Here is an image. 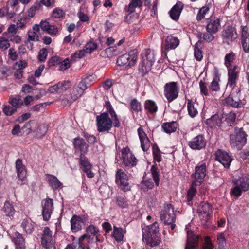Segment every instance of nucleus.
Returning <instances> with one entry per match:
<instances>
[{
	"mask_svg": "<svg viewBox=\"0 0 249 249\" xmlns=\"http://www.w3.org/2000/svg\"><path fill=\"white\" fill-rule=\"evenodd\" d=\"M248 132L247 125L244 124L242 127L235 126L234 128V132L229 136L231 147L237 150H241L247 143Z\"/></svg>",
	"mask_w": 249,
	"mask_h": 249,
	"instance_id": "nucleus-1",
	"label": "nucleus"
},
{
	"mask_svg": "<svg viewBox=\"0 0 249 249\" xmlns=\"http://www.w3.org/2000/svg\"><path fill=\"white\" fill-rule=\"evenodd\" d=\"M86 233L81 236L79 239L82 245L86 247V249H91V246L93 244L97 246V242L102 240L100 238V231L97 227L90 224L86 228Z\"/></svg>",
	"mask_w": 249,
	"mask_h": 249,
	"instance_id": "nucleus-2",
	"label": "nucleus"
},
{
	"mask_svg": "<svg viewBox=\"0 0 249 249\" xmlns=\"http://www.w3.org/2000/svg\"><path fill=\"white\" fill-rule=\"evenodd\" d=\"M143 239L146 240L147 245L154 247L159 245L161 242L159 233V224L155 222L152 224L146 226L142 228Z\"/></svg>",
	"mask_w": 249,
	"mask_h": 249,
	"instance_id": "nucleus-3",
	"label": "nucleus"
},
{
	"mask_svg": "<svg viewBox=\"0 0 249 249\" xmlns=\"http://www.w3.org/2000/svg\"><path fill=\"white\" fill-rule=\"evenodd\" d=\"M142 61L139 65V71L143 76L151 70L155 59L154 53L149 49H145L141 54Z\"/></svg>",
	"mask_w": 249,
	"mask_h": 249,
	"instance_id": "nucleus-4",
	"label": "nucleus"
},
{
	"mask_svg": "<svg viewBox=\"0 0 249 249\" xmlns=\"http://www.w3.org/2000/svg\"><path fill=\"white\" fill-rule=\"evenodd\" d=\"M227 106L235 108H241L246 104V100L242 98L241 91L232 88L230 95L225 99Z\"/></svg>",
	"mask_w": 249,
	"mask_h": 249,
	"instance_id": "nucleus-5",
	"label": "nucleus"
},
{
	"mask_svg": "<svg viewBox=\"0 0 249 249\" xmlns=\"http://www.w3.org/2000/svg\"><path fill=\"white\" fill-rule=\"evenodd\" d=\"M97 130L99 132H108L114 123L107 113H102L96 117Z\"/></svg>",
	"mask_w": 249,
	"mask_h": 249,
	"instance_id": "nucleus-6",
	"label": "nucleus"
},
{
	"mask_svg": "<svg viewBox=\"0 0 249 249\" xmlns=\"http://www.w3.org/2000/svg\"><path fill=\"white\" fill-rule=\"evenodd\" d=\"M128 180L127 175L121 169H117L115 173V183L117 186L124 192L131 190Z\"/></svg>",
	"mask_w": 249,
	"mask_h": 249,
	"instance_id": "nucleus-7",
	"label": "nucleus"
},
{
	"mask_svg": "<svg viewBox=\"0 0 249 249\" xmlns=\"http://www.w3.org/2000/svg\"><path fill=\"white\" fill-rule=\"evenodd\" d=\"M207 167L205 163L198 164L195 167V172L191 175L194 185H201L206 176Z\"/></svg>",
	"mask_w": 249,
	"mask_h": 249,
	"instance_id": "nucleus-8",
	"label": "nucleus"
},
{
	"mask_svg": "<svg viewBox=\"0 0 249 249\" xmlns=\"http://www.w3.org/2000/svg\"><path fill=\"white\" fill-rule=\"evenodd\" d=\"M41 245L45 249H55V241L53 239V232L48 227H45L42 231Z\"/></svg>",
	"mask_w": 249,
	"mask_h": 249,
	"instance_id": "nucleus-9",
	"label": "nucleus"
},
{
	"mask_svg": "<svg viewBox=\"0 0 249 249\" xmlns=\"http://www.w3.org/2000/svg\"><path fill=\"white\" fill-rule=\"evenodd\" d=\"M179 88L177 83L171 82L166 83L164 87V94L168 102H171L178 96Z\"/></svg>",
	"mask_w": 249,
	"mask_h": 249,
	"instance_id": "nucleus-10",
	"label": "nucleus"
},
{
	"mask_svg": "<svg viewBox=\"0 0 249 249\" xmlns=\"http://www.w3.org/2000/svg\"><path fill=\"white\" fill-rule=\"evenodd\" d=\"M137 57V51L134 49L130 51L128 53H125L118 57L117 63L119 66L126 65L128 66H132L135 65Z\"/></svg>",
	"mask_w": 249,
	"mask_h": 249,
	"instance_id": "nucleus-11",
	"label": "nucleus"
},
{
	"mask_svg": "<svg viewBox=\"0 0 249 249\" xmlns=\"http://www.w3.org/2000/svg\"><path fill=\"white\" fill-rule=\"evenodd\" d=\"M197 211L202 222L205 224H207L212 213V205L208 201H202L200 203Z\"/></svg>",
	"mask_w": 249,
	"mask_h": 249,
	"instance_id": "nucleus-12",
	"label": "nucleus"
},
{
	"mask_svg": "<svg viewBox=\"0 0 249 249\" xmlns=\"http://www.w3.org/2000/svg\"><path fill=\"white\" fill-rule=\"evenodd\" d=\"M161 220L165 225H169V223L175 222L176 215L174 213V207L171 204L166 205L160 213Z\"/></svg>",
	"mask_w": 249,
	"mask_h": 249,
	"instance_id": "nucleus-13",
	"label": "nucleus"
},
{
	"mask_svg": "<svg viewBox=\"0 0 249 249\" xmlns=\"http://www.w3.org/2000/svg\"><path fill=\"white\" fill-rule=\"evenodd\" d=\"M17 175L18 179V181L17 182V184L20 186H27V170L20 159H17Z\"/></svg>",
	"mask_w": 249,
	"mask_h": 249,
	"instance_id": "nucleus-14",
	"label": "nucleus"
},
{
	"mask_svg": "<svg viewBox=\"0 0 249 249\" xmlns=\"http://www.w3.org/2000/svg\"><path fill=\"white\" fill-rule=\"evenodd\" d=\"M122 160L123 167L125 170L136 166L138 160L131 153H127L125 149L122 151Z\"/></svg>",
	"mask_w": 249,
	"mask_h": 249,
	"instance_id": "nucleus-15",
	"label": "nucleus"
},
{
	"mask_svg": "<svg viewBox=\"0 0 249 249\" xmlns=\"http://www.w3.org/2000/svg\"><path fill=\"white\" fill-rule=\"evenodd\" d=\"M41 206L43 220L47 221L50 219L54 209L53 200L50 198L43 199L41 202Z\"/></svg>",
	"mask_w": 249,
	"mask_h": 249,
	"instance_id": "nucleus-16",
	"label": "nucleus"
},
{
	"mask_svg": "<svg viewBox=\"0 0 249 249\" xmlns=\"http://www.w3.org/2000/svg\"><path fill=\"white\" fill-rule=\"evenodd\" d=\"M189 147L194 150H200L206 145V140L203 134H199L188 142Z\"/></svg>",
	"mask_w": 249,
	"mask_h": 249,
	"instance_id": "nucleus-17",
	"label": "nucleus"
},
{
	"mask_svg": "<svg viewBox=\"0 0 249 249\" xmlns=\"http://www.w3.org/2000/svg\"><path fill=\"white\" fill-rule=\"evenodd\" d=\"M224 117L223 114L216 113L212 115L210 118L206 119L205 123L207 126L211 128H215L217 127L221 128L224 127Z\"/></svg>",
	"mask_w": 249,
	"mask_h": 249,
	"instance_id": "nucleus-18",
	"label": "nucleus"
},
{
	"mask_svg": "<svg viewBox=\"0 0 249 249\" xmlns=\"http://www.w3.org/2000/svg\"><path fill=\"white\" fill-rule=\"evenodd\" d=\"M215 160L220 162L226 168H229L232 161L231 156L224 150L218 149L215 152Z\"/></svg>",
	"mask_w": 249,
	"mask_h": 249,
	"instance_id": "nucleus-19",
	"label": "nucleus"
},
{
	"mask_svg": "<svg viewBox=\"0 0 249 249\" xmlns=\"http://www.w3.org/2000/svg\"><path fill=\"white\" fill-rule=\"evenodd\" d=\"M221 36L228 44L232 42L238 36L235 27L231 25L226 26L221 32Z\"/></svg>",
	"mask_w": 249,
	"mask_h": 249,
	"instance_id": "nucleus-20",
	"label": "nucleus"
},
{
	"mask_svg": "<svg viewBox=\"0 0 249 249\" xmlns=\"http://www.w3.org/2000/svg\"><path fill=\"white\" fill-rule=\"evenodd\" d=\"M238 68V66L235 65L232 68L228 69V83L227 87L232 88L236 84L239 73Z\"/></svg>",
	"mask_w": 249,
	"mask_h": 249,
	"instance_id": "nucleus-21",
	"label": "nucleus"
},
{
	"mask_svg": "<svg viewBox=\"0 0 249 249\" xmlns=\"http://www.w3.org/2000/svg\"><path fill=\"white\" fill-rule=\"evenodd\" d=\"M71 86V83L70 81H62L49 87L48 90L51 93H60L67 90Z\"/></svg>",
	"mask_w": 249,
	"mask_h": 249,
	"instance_id": "nucleus-22",
	"label": "nucleus"
},
{
	"mask_svg": "<svg viewBox=\"0 0 249 249\" xmlns=\"http://www.w3.org/2000/svg\"><path fill=\"white\" fill-rule=\"evenodd\" d=\"M75 152H80V154L85 155L88 151L89 145L82 138L77 137L72 141Z\"/></svg>",
	"mask_w": 249,
	"mask_h": 249,
	"instance_id": "nucleus-23",
	"label": "nucleus"
},
{
	"mask_svg": "<svg viewBox=\"0 0 249 249\" xmlns=\"http://www.w3.org/2000/svg\"><path fill=\"white\" fill-rule=\"evenodd\" d=\"M220 28L221 24L219 18H213L212 16L208 18L207 24L206 27L208 33L216 34Z\"/></svg>",
	"mask_w": 249,
	"mask_h": 249,
	"instance_id": "nucleus-24",
	"label": "nucleus"
},
{
	"mask_svg": "<svg viewBox=\"0 0 249 249\" xmlns=\"http://www.w3.org/2000/svg\"><path fill=\"white\" fill-rule=\"evenodd\" d=\"M104 107L106 109V112H104V113H107L108 115L110 114L111 117V120L114 123L113 126L115 127H119L120 126V121L110 101L108 100L106 101L105 104L104 105Z\"/></svg>",
	"mask_w": 249,
	"mask_h": 249,
	"instance_id": "nucleus-25",
	"label": "nucleus"
},
{
	"mask_svg": "<svg viewBox=\"0 0 249 249\" xmlns=\"http://www.w3.org/2000/svg\"><path fill=\"white\" fill-rule=\"evenodd\" d=\"M137 131L141 148L144 152H146L150 147V141L142 126L138 128Z\"/></svg>",
	"mask_w": 249,
	"mask_h": 249,
	"instance_id": "nucleus-26",
	"label": "nucleus"
},
{
	"mask_svg": "<svg viewBox=\"0 0 249 249\" xmlns=\"http://www.w3.org/2000/svg\"><path fill=\"white\" fill-rule=\"evenodd\" d=\"M184 8V4L181 1H177L169 12V14L172 19L178 21L182 10Z\"/></svg>",
	"mask_w": 249,
	"mask_h": 249,
	"instance_id": "nucleus-27",
	"label": "nucleus"
},
{
	"mask_svg": "<svg viewBox=\"0 0 249 249\" xmlns=\"http://www.w3.org/2000/svg\"><path fill=\"white\" fill-rule=\"evenodd\" d=\"M45 179L48 182L49 185L54 190H57L62 186V183L58 179L57 177L53 175L46 174Z\"/></svg>",
	"mask_w": 249,
	"mask_h": 249,
	"instance_id": "nucleus-28",
	"label": "nucleus"
},
{
	"mask_svg": "<svg viewBox=\"0 0 249 249\" xmlns=\"http://www.w3.org/2000/svg\"><path fill=\"white\" fill-rule=\"evenodd\" d=\"M71 229L73 232H77L82 228L83 220L79 216L74 215L70 220Z\"/></svg>",
	"mask_w": 249,
	"mask_h": 249,
	"instance_id": "nucleus-29",
	"label": "nucleus"
},
{
	"mask_svg": "<svg viewBox=\"0 0 249 249\" xmlns=\"http://www.w3.org/2000/svg\"><path fill=\"white\" fill-rule=\"evenodd\" d=\"M232 182L236 185L240 186L244 192L249 190V177L241 176L238 178H234Z\"/></svg>",
	"mask_w": 249,
	"mask_h": 249,
	"instance_id": "nucleus-30",
	"label": "nucleus"
},
{
	"mask_svg": "<svg viewBox=\"0 0 249 249\" xmlns=\"http://www.w3.org/2000/svg\"><path fill=\"white\" fill-rule=\"evenodd\" d=\"M179 40L172 35L168 36L165 40V49L167 51L175 49L179 44Z\"/></svg>",
	"mask_w": 249,
	"mask_h": 249,
	"instance_id": "nucleus-31",
	"label": "nucleus"
},
{
	"mask_svg": "<svg viewBox=\"0 0 249 249\" xmlns=\"http://www.w3.org/2000/svg\"><path fill=\"white\" fill-rule=\"evenodd\" d=\"M86 89V87L83 86L80 83L76 87H74L72 93L71 94V99L70 103L75 101L78 98L81 96L84 91Z\"/></svg>",
	"mask_w": 249,
	"mask_h": 249,
	"instance_id": "nucleus-32",
	"label": "nucleus"
},
{
	"mask_svg": "<svg viewBox=\"0 0 249 249\" xmlns=\"http://www.w3.org/2000/svg\"><path fill=\"white\" fill-rule=\"evenodd\" d=\"M34 123L33 121H30L26 123L22 128L19 124H17V135L27 136L32 132L30 124Z\"/></svg>",
	"mask_w": 249,
	"mask_h": 249,
	"instance_id": "nucleus-33",
	"label": "nucleus"
},
{
	"mask_svg": "<svg viewBox=\"0 0 249 249\" xmlns=\"http://www.w3.org/2000/svg\"><path fill=\"white\" fill-rule=\"evenodd\" d=\"M9 105H5L3 108V112L6 116L12 115L16 110V98L10 97Z\"/></svg>",
	"mask_w": 249,
	"mask_h": 249,
	"instance_id": "nucleus-34",
	"label": "nucleus"
},
{
	"mask_svg": "<svg viewBox=\"0 0 249 249\" xmlns=\"http://www.w3.org/2000/svg\"><path fill=\"white\" fill-rule=\"evenodd\" d=\"M144 109L148 113L154 114H155L158 111V106L156 103L152 100L148 99L146 100L144 103Z\"/></svg>",
	"mask_w": 249,
	"mask_h": 249,
	"instance_id": "nucleus-35",
	"label": "nucleus"
},
{
	"mask_svg": "<svg viewBox=\"0 0 249 249\" xmlns=\"http://www.w3.org/2000/svg\"><path fill=\"white\" fill-rule=\"evenodd\" d=\"M142 189L144 192H146L148 190L152 189L154 188V184L151 178L146 177V175L142 177V180L141 182Z\"/></svg>",
	"mask_w": 249,
	"mask_h": 249,
	"instance_id": "nucleus-36",
	"label": "nucleus"
},
{
	"mask_svg": "<svg viewBox=\"0 0 249 249\" xmlns=\"http://www.w3.org/2000/svg\"><path fill=\"white\" fill-rule=\"evenodd\" d=\"M5 8L6 11L7 17L9 19L13 18L16 13V0H12L7 3Z\"/></svg>",
	"mask_w": 249,
	"mask_h": 249,
	"instance_id": "nucleus-37",
	"label": "nucleus"
},
{
	"mask_svg": "<svg viewBox=\"0 0 249 249\" xmlns=\"http://www.w3.org/2000/svg\"><path fill=\"white\" fill-rule=\"evenodd\" d=\"M202 41L199 40L194 46V56L197 61H201L203 58Z\"/></svg>",
	"mask_w": 249,
	"mask_h": 249,
	"instance_id": "nucleus-38",
	"label": "nucleus"
},
{
	"mask_svg": "<svg viewBox=\"0 0 249 249\" xmlns=\"http://www.w3.org/2000/svg\"><path fill=\"white\" fill-rule=\"evenodd\" d=\"M124 233V231L122 228H118L114 226L111 236L114 238L117 242L120 243L123 240Z\"/></svg>",
	"mask_w": 249,
	"mask_h": 249,
	"instance_id": "nucleus-39",
	"label": "nucleus"
},
{
	"mask_svg": "<svg viewBox=\"0 0 249 249\" xmlns=\"http://www.w3.org/2000/svg\"><path fill=\"white\" fill-rule=\"evenodd\" d=\"M177 125L178 124L176 122L172 121L171 122L164 123L162 124L161 127L165 133L170 134L176 131Z\"/></svg>",
	"mask_w": 249,
	"mask_h": 249,
	"instance_id": "nucleus-40",
	"label": "nucleus"
},
{
	"mask_svg": "<svg viewBox=\"0 0 249 249\" xmlns=\"http://www.w3.org/2000/svg\"><path fill=\"white\" fill-rule=\"evenodd\" d=\"M78 162L80 168L82 170L92 167V165L88 158L84 155L80 154L78 158Z\"/></svg>",
	"mask_w": 249,
	"mask_h": 249,
	"instance_id": "nucleus-41",
	"label": "nucleus"
},
{
	"mask_svg": "<svg viewBox=\"0 0 249 249\" xmlns=\"http://www.w3.org/2000/svg\"><path fill=\"white\" fill-rule=\"evenodd\" d=\"M150 172L156 186H159L160 184V174L159 170L156 163H154V164L151 166Z\"/></svg>",
	"mask_w": 249,
	"mask_h": 249,
	"instance_id": "nucleus-42",
	"label": "nucleus"
},
{
	"mask_svg": "<svg viewBox=\"0 0 249 249\" xmlns=\"http://www.w3.org/2000/svg\"><path fill=\"white\" fill-rule=\"evenodd\" d=\"M236 59L235 53L231 51L229 53H227L224 57V65L228 69L232 68V64Z\"/></svg>",
	"mask_w": 249,
	"mask_h": 249,
	"instance_id": "nucleus-43",
	"label": "nucleus"
},
{
	"mask_svg": "<svg viewBox=\"0 0 249 249\" xmlns=\"http://www.w3.org/2000/svg\"><path fill=\"white\" fill-rule=\"evenodd\" d=\"M116 205L120 208L126 209L128 207V200L125 196H120L114 197Z\"/></svg>",
	"mask_w": 249,
	"mask_h": 249,
	"instance_id": "nucleus-44",
	"label": "nucleus"
},
{
	"mask_svg": "<svg viewBox=\"0 0 249 249\" xmlns=\"http://www.w3.org/2000/svg\"><path fill=\"white\" fill-rule=\"evenodd\" d=\"M212 5L211 3L206 4L199 9L196 16V19L200 21L205 18V15L208 13L210 9L211 8Z\"/></svg>",
	"mask_w": 249,
	"mask_h": 249,
	"instance_id": "nucleus-45",
	"label": "nucleus"
},
{
	"mask_svg": "<svg viewBox=\"0 0 249 249\" xmlns=\"http://www.w3.org/2000/svg\"><path fill=\"white\" fill-rule=\"evenodd\" d=\"M15 66H13L12 65H8L7 66H4L0 69V72L6 75V76H10L12 75L16 76V71H15Z\"/></svg>",
	"mask_w": 249,
	"mask_h": 249,
	"instance_id": "nucleus-46",
	"label": "nucleus"
},
{
	"mask_svg": "<svg viewBox=\"0 0 249 249\" xmlns=\"http://www.w3.org/2000/svg\"><path fill=\"white\" fill-rule=\"evenodd\" d=\"M236 117V114L232 112L226 114L224 118V127L226 126H232L235 122Z\"/></svg>",
	"mask_w": 249,
	"mask_h": 249,
	"instance_id": "nucleus-47",
	"label": "nucleus"
},
{
	"mask_svg": "<svg viewBox=\"0 0 249 249\" xmlns=\"http://www.w3.org/2000/svg\"><path fill=\"white\" fill-rule=\"evenodd\" d=\"M21 226L27 234H31L34 230V225L30 223L27 219H23Z\"/></svg>",
	"mask_w": 249,
	"mask_h": 249,
	"instance_id": "nucleus-48",
	"label": "nucleus"
},
{
	"mask_svg": "<svg viewBox=\"0 0 249 249\" xmlns=\"http://www.w3.org/2000/svg\"><path fill=\"white\" fill-rule=\"evenodd\" d=\"M241 43L242 46L244 45V44L247 43V40L249 38V29L247 26H241ZM247 44H246V46Z\"/></svg>",
	"mask_w": 249,
	"mask_h": 249,
	"instance_id": "nucleus-49",
	"label": "nucleus"
},
{
	"mask_svg": "<svg viewBox=\"0 0 249 249\" xmlns=\"http://www.w3.org/2000/svg\"><path fill=\"white\" fill-rule=\"evenodd\" d=\"M17 65H18V69H17V79H20L23 76V71L21 70L25 68L28 66V63L25 60H20L17 62Z\"/></svg>",
	"mask_w": 249,
	"mask_h": 249,
	"instance_id": "nucleus-50",
	"label": "nucleus"
},
{
	"mask_svg": "<svg viewBox=\"0 0 249 249\" xmlns=\"http://www.w3.org/2000/svg\"><path fill=\"white\" fill-rule=\"evenodd\" d=\"M130 110L132 113L142 111V105L136 99H133L130 103Z\"/></svg>",
	"mask_w": 249,
	"mask_h": 249,
	"instance_id": "nucleus-51",
	"label": "nucleus"
},
{
	"mask_svg": "<svg viewBox=\"0 0 249 249\" xmlns=\"http://www.w3.org/2000/svg\"><path fill=\"white\" fill-rule=\"evenodd\" d=\"M197 185H194L193 183H192L191 187L188 190L187 193V199L188 205H191V203L196 194V187Z\"/></svg>",
	"mask_w": 249,
	"mask_h": 249,
	"instance_id": "nucleus-52",
	"label": "nucleus"
},
{
	"mask_svg": "<svg viewBox=\"0 0 249 249\" xmlns=\"http://www.w3.org/2000/svg\"><path fill=\"white\" fill-rule=\"evenodd\" d=\"M152 153L154 160L160 162L162 160L160 149L158 145L155 143L152 146Z\"/></svg>",
	"mask_w": 249,
	"mask_h": 249,
	"instance_id": "nucleus-53",
	"label": "nucleus"
},
{
	"mask_svg": "<svg viewBox=\"0 0 249 249\" xmlns=\"http://www.w3.org/2000/svg\"><path fill=\"white\" fill-rule=\"evenodd\" d=\"M187 109L188 114L193 118L198 114L197 109L195 107L193 102L191 100H188L187 102Z\"/></svg>",
	"mask_w": 249,
	"mask_h": 249,
	"instance_id": "nucleus-54",
	"label": "nucleus"
},
{
	"mask_svg": "<svg viewBox=\"0 0 249 249\" xmlns=\"http://www.w3.org/2000/svg\"><path fill=\"white\" fill-rule=\"evenodd\" d=\"M7 63L8 65L16 66V51L14 48H10L8 51Z\"/></svg>",
	"mask_w": 249,
	"mask_h": 249,
	"instance_id": "nucleus-55",
	"label": "nucleus"
},
{
	"mask_svg": "<svg viewBox=\"0 0 249 249\" xmlns=\"http://www.w3.org/2000/svg\"><path fill=\"white\" fill-rule=\"evenodd\" d=\"M48 130V126L45 124L38 125L36 130V137L37 138H42L45 136Z\"/></svg>",
	"mask_w": 249,
	"mask_h": 249,
	"instance_id": "nucleus-56",
	"label": "nucleus"
},
{
	"mask_svg": "<svg viewBox=\"0 0 249 249\" xmlns=\"http://www.w3.org/2000/svg\"><path fill=\"white\" fill-rule=\"evenodd\" d=\"M42 10V6L41 3L36 2L28 10V16L33 18L36 11L39 12Z\"/></svg>",
	"mask_w": 249,
	"mask_h": 249,
	"instance_id": "nucleus-57",
	"label": "nucleus"
},
{
	"mask_svg": "<svg viewBox=\"0 0 249 249\" xmlns=\"http://www.w3.org/2000/svg\"><path fill=\"white\" fill-rule=\"evenodd\" d=\"M3 211L6 215L9 216H13L15 213L14 207L9 201H7L5 202L3 207Z\"/></svg>",
	"mask_w": 249,
	"mask_h": 249,
	"instance_id": "nucleus-58",
	"label": "nucleus"
},
{
	"mask_svg": "<svg viewBox=\"0 0 249 249\" xmlns=\"http://www.w3.org/2000/svg\"><path fill=\"white\" fill-rule=\"evenodd\" d=\"M142 5L141 0H132L128 6V11L132 13L135 11V8L137 7H140Z\"/></svg>",
	"mask_w": 249,
	"mask_h": 249,
	"instance_id": "nucleus-59",
	"label": "nucleus"
},
{
	"mask_svg": "<svg viewBox=\"0 0 249 249\" xmlns=\"http://www.w3.org/2000/svg\"><path fill=\"white\" fill-rule=\"evenodd\" d=\"M17 249H26L25 239L17 231Z\"/></svg>",
	"mask_w": 249,
	"mask_h": 249,
	"instance_id": "nucleus-60",
	"label": "nucleus"
},
{
	"mask_svg": "<svg viewBox=\"0 0 249 249\" xmlns=\"http://www.w3.org/2000/svg\"><path fill=\"white\" fill-rule=\"evenodd\" d=\"M219 79L214 78L212 82L210 83L209 86V89L210 91H219L220 89V85L218 81Z\"/></svg>",
	"mask_w": 249,
	"mask_h": 249,
	"instance_id": "nucleus-61",
	"label": "nucleus"
},
{
	"mask_svg": "<svg viewBox=\"0 0 249 249\" xmlns=\"http://www.w3.org/2000/svg\"><path fill=\"white\" fill-rule=\"evenodd\" d=\"M97 48V44L92 41L88 42L84 47L85 52L88 53H91Z\"/></svg>",
	"mask_w": 249,
	"mask_h": 249,
	"instance_id": "nucleus-62",
	"label": "nucleus"
},
{
	"mask_svg": "<svg viewBox=\"0 0 249 249\" xmlns=\"http://www.w3.org/2000/svg\"><path fill=\"white\" fill-rule=\"evenodd\" d=\"M93 79L94 77L92 75H89L83 78L79 83L83 86H85L87 89L91 85Z\"/></svg>",
	"mask_w": 249,
	"mask_h": 249,
	"instance_id": "nucleus-63",
	"label": "nucleus"
},
{
	"mask_svg": "<svg viewBox=\"0 0 249 249\" xmlns=\"http://www.w3.org/2000/svg\"><path fill=\"white\" fill-rule=\"evenodd\" d=\"M243 191V190L240 188V186L236 185L231 189L230 195L238 198L242 195Z\"/></svg>",
	"mask_w": 249,
	"mask_h": 249,
	"instance_id": "nucleus-64",
	"label": "nucleus"
}]
</instances>
